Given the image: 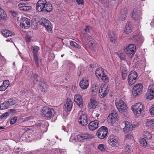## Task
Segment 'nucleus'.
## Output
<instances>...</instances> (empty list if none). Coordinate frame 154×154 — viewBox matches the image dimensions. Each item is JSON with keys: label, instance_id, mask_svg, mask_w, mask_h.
Instances as JSON below:
<instances>
[{"label": "nucleus", "instance_id": "nucleus-29", "mask_svg": "<svg viewBox=\"0 0 154 154\" xmlns=\"http://www.w3.org/2000/svg\"><path fill=\"white\" fill-rule=\"evenodd\" d=\"M7 15L4 10L0 7V20H6Z\"/></svg>", "mask_w": 154, "mask_h": 154}, {"label": "nucleus", "instance_id": "nucleus-52", "mask_svg": "<svg viewBox=\"0 0 154 154\" xmlns=\"http://www.w3.org/2000/svg\"><path fill=\"white\" fill-rule=\"evenodd\" d=\"M91 29V27L89 26H87L86 27L85 29V31L87 32H90V30Z\"/></svg>", "mask_w": 154, "mask_h": 154}, {"label": "nucleus", "instance_id": "nucleus-7", "mask_svg": "<svg viewBox=\"0 0 154 154\" xmlns=\"http://www.w3.org/2000/svg\"><path fill=\"white\" fill-rule=\"evenodd\" d=\"M135 46L132 44L129 45L124 49L125 53L130 58H131L135 53Z\"/></svg>", "mask_w": 154, "mask_h": 154}, {"label": "nucleus", "instance_id": "nucleus-51", "mask_svg": "<svg viewBox=\"0 0 154 154\" xmlns=\"http://www.w3.org/2000/svg\"><path fill=\"white\" fill-rule=\"evenodd\" d=\"M118 56L122 60H123L124 59V55L123 53H120L118 54Z\"/></svg>", "mask_w": 154, "mask_h": 154}, {"label": "nucleus", "instance_id": "nucleus-19", "mask_svg": "<svg viewBox=\"0 0 154 154\" xmlns=\"http://www.w3.org/2000/svg\"><path fill=\"white\" fill-rule=\"evenodd\" d=\"M79 123L83 126H85L88 123V118L85 114L81 115L79 120Z\"/></svg>", "mask_w": 154, "mask_h": 154}, {"label": "nucleus", "instance_id": "nucleus-18", "mask_svg": "<svg viewBox=\"0 0 154 154\" xmlns=\"http://www.w3.org/2000/svg\"><path fill=\"white\" fill-rule=\"evenodd\" d=\"M141 14V12L140 9H134L132 13V17L134 20H139Z\"/></svg>", "mask_w": 154, "mask_h": 154}, {"label": "nucleus", "instance_id": "nucleus-5", "mask_svg": "<svg viewBox=\"0 0 154 154\" xmlns=\"http://www.w3.org/2000/svg\"><path fill=\"white\" fill-rule=\"evenodd\" d=\"M137 72L134 71H131L128 77V82L130 85L135 83L138 76Z\"/></svg>", "mask_w": 154, "mask_h": 154}, {"label": "nucleus", "instance_id": "nucleus-56", "mask_svg": "<svg viewBox=\"0 0 154 154\" xmlns=\"http://www.w3.org/2000/svg\"><path fill=\"white\" fill-rule=\"evenodd\" d=\"M139 125V123L138 122H136L135 124H133L131 125L132 128H134L136 127H138Z\"/></svg>", "mask_w": 154, "mask_h": 154}, {"label": "nucleus", "instance_id": "nucleus-50", "mask_svg": "<svg viewBox=\"0 0 154 154\" xmlns=\"http://www.w3.org/2000/svg\"><path fill=\"white\" fill-rule=\"evenodd\" d=\"M76 1L78 5H83L84 4V0H76Z\"/></svg>", "mask_w": 154, "mask_h": 154}, {"label": "nucleus", "instance_id": "nucleus-6", "mask_svg": "<svg viewBox=\"0 0 154 154\" xmlns=\"http://www.w3.org/2000/svg\"><path fill=\"white\" fill-rule=\"evenodd\" d=\"M107 128L105 126H103L98 130L97 135L99 138L103 139L107 136Z\"/></svg>", "mask_w": 154, "mask_h": 154}, {"label": "nucleus", "instance_id": "nucleus-35", "mask_svg": "<svg viewBox=\"0 0 154 154\" xmlns=\"http://www.w3.org/2000/svg\"><path fill=\"white\" fill-rule=\"evenodd\" d=\"M154 125V121L153 120H148L146 123V126L149 128H151Z\"/></svg>", "mask_w": 154, "mask_h": 154}, {"label": "nucleus", "instance_id": "nucleus-23", "mask_svg": "<svg viewBox=\"0 0 154 154\" xmlns=\"http://www.w3.org/2000/svg\"><path fill=\"white\" fill-rule=\"evenodd\" d=\"M117 117V114L116 111L115 110H113L108 116L107 119L109 122H112V120L116 119Z\"/></svg>", "mask_w": 154, "mask_h": 154}, {"label": "nucleus", "instance_id": "nucleus-62", "mask_svg": "<svg viewBox=\"0 0 154 154\" xmlns=\"http://www.w3.org/2000/svg\"><path fill=\"white\" fill-rule=\"evenodd\" d=\"M76 152L77 153L79 154L80 153V152L79 151L77 150L76 151Z\"/></svg>", "mask_w": 154, "mask_h": 154}, {"label": "nucleus", "instance_id": "nucleus-1", "mask_svg": "<svg viewBox=\"0 0 154 154\" xmlns=\"http://www.w3.org/2000/svg\"><path fill=\"white\" fill-rule=\"evenodd\" d=\"M131 108L134 114L137 116H139L142 112H143L144 109V106L140 103L132 106Z\"/></svg>", "mask_w": 154, "mask_h": 154}, {"label": "nucleus", "instance_id": "nucleus-44", "mask_svg": "<svg viewBox=\"0 0 154 154\" xmlns=\"http://www.w3.org/2000/svg\"><path fill=\"white\" fill-rule=\"evenodd\" d=\"M17 118L16 116L12 117L10 120V123L11 124H14L17 121Z\"/></svg>", "mask_w": 154, "mask_h": 154}, {"label": "nucleus", "instance_id": "nucleus-10", "mask_svg": "<svg viewBox=\"0 0 154 154\" xmlns=\"http://www.w3.org/2000/svg\"><path fill=\"white\" fill-rule=\"evenodd\" d=\"M117 108L121 113H123L127 109V107L125 102L122 100H120L116 104Z\"/></svg>", "mask_w": 154, "mask_h": 154}, {"label": "nucleus", "instance_id": "nucleus-64", "mask_svg": "<svg viewBox=\"0 0 154 154\" xmlns=\"http://www.w3.org/2000/svg\"><path fill=\"white\" fill-rule=\"evenodd\" d=\"M100 115V114H97L96 115V116L97 117H98Z\"/></svg>", "mask_w": 154, "mask_h": 154}, {"label": "nucleus", "instance_id": "nucleus-61", "mask_svg": "<svg viewBox=\"0 0 154 154\" xmlns=\"http://www.w3.org/2000/svg\"><path fill=\"white\" fill-rule=\"evenodd\" d=\"M57 154H61V150H60V149H58L57 150Z\"/></svg>", "mask_w": 154, "mask_h": 154}, {"label": "nucleus", "instance_id": "nucleus-27", "mask_svg": "<svg viewBox=\"0 0 154 154\" xmlns=\"http://www.w3.org/2000/svg\"><path fill=\"white\" fill-rule=\"evenodd\" d=\"M38 85L41 91L44 92L47 91L48 86L45 82L41 81L39 82Z\"/></svg>", "mask_w": 154, "mask_h": 154}, {"label": "nucleus", "instance_id": "nucleus-63", "mask_svg": "<svg viewBox=\"0 0 154 154\" xmlns=\"http://www.w3.org/2000/svg\"><path fill=\"white\" fill-rule=\"evenodd\" d=\"M151 129L154 132V125L151 128Z\"/></svg>", "mask_w": 154, "mask_h": 154}, {"label": "nucleus", "instance_id": "nucleus-46", "mask_svg": "<svg viewBox=\"0 0 154 154\" xmlns=\"http://www.w3.org/2000/svg\"><path fill=\"white\" fill-rule=\"evenodd\" d=\"M9 112H6L0 116V119H2L3 118H5L9 115Z\"/></svg>", "mask_w": 154, "mask_h": 154}, {"label": "nucleus", "instance_id": "nucleus-47", "mask_svg": "<svg viewBox=\"0 0 154 154\" xmlns=\"http://www.w3.org/2000/svg\"><path fill=\"white\" fill-rule=\"evenodd\" d=\"M104 145L103 144H99L98 146V148L101 151H104L105 150V148Z\"/></svg>", "mask_w": 154, "mask_h": 154}, {"label": "nucleus", "instance_id": "nucleus-2", "mask_svg": "<svg viewBox=\"0 0 154 154\" xmlns=\"http://www.w3.org/2000/svg\"><path fill=\"white\" fill-rule=\"evenodd\" d=\"M54 113V110L47 106H44L42 109L41 114L44 117L50 118L53 116Z\"/></svg>", "mask_w": 154, "mask_h": 154}, {"label": "nucleus", "instance_id": "nucleus-33", "mask_svg": "<svg viewBox=\"0 0 154 154\" xmlns=\"http://www.w3.org/2000/svg\"><path fill=\"white\" fill-rule=\"evenodd\" d=\"M33 57L34 60L35 61V63L36 64V66L37 67H38L39 66V61L40 63H41L42 62V60L41 59L39 58L38 57L37 54H35L34 55Z\"/></svg>", "mask_w": 154, "mask_h": 154}, {"label": "nucleus", "instance_id": "nucleus-9", "mask_svg": "<svg viewBox=\"0 0 154 154\" xmlns=\"http://www.w3.org/2000/svg\"><path fill=\"white\" fill-rule=\"evenodd\" d=\"M154 97V85H150L148 88L147 92L145 96L147 99L152 100Z\"/></svg>", "mask_w": 154, "mask_h": 154}, {"label": "nucleus", "instance_id": "nucleus-58", "mask_svg": "<svg viewBox=\"0 0 154 154\" xmlns=\"http://www.w3.org/2000/svg\"><path fill=\"white\" fill-rule=\"evenodd\" d=\"M150 112L152 115L154 116V106L150 109Z\"/></svg>", "mask_w": 154, "mask_h": 154}, {"label": "nucleus", "instance_id": "nucleus-43", "mask_svg": "<svg viewBox=\"0 0 154 154\" xmlns=\"http://www.w3.org/2000/svg\"><path fill=\"white\" fill-rule=\"evenodd\" d=\"M33 48V55L35 54H37V52L39 50V47L36 46H35L34 47H32Z\"/></svg>", "mask_w": 154, "mask_h": 154}, {"label": "nucleus", "instance_id": "nucleus-53", "mask_svg": "<svg viewBox=\"0 0 154 154\" xmlns=\"http://www.w3.org/2000/svg\"><path fill=\"white\" fill-rule=\"evenodd\" d=\"M127 16V13L126 11H125L124 13H122L121 14V17H122V19L123 20Z\"/></svg>", "mask_w": 154, "mask_h": 154}, {"label": "nucleus", "instance_id": "nucleus-41", "mask_svg": "<svg viewBox=\"0 0 154 154\" xmlns=\"http://www.w3.org/2000/svg\"><path fill=\"white\" fill-rule=\"evenodd\" d=\"M98 86L97 84H94L92 85V87L91 89V91H98Z\"/></svg>", "mask_w": 154, "mask_h": 154}, {"label": "nucleus", "instance_id": "nucleus-24", "mask_svg": "<svg viewBox=\"0 0 154 154\" xmlns=\"http://www.w3.org/2000/svg\"><path fill=\"white\" fill-rule=\"evenodd\" d=\"M80 86L83 89H85L87 88L89 86L88 81L86 80L85 79H83L81 80L79 84Z\"/></svg>", "mask_w": 154, "mask_h": 154}, {"label": "nucleus", "instance_id": "nucleus-28", "mask_svg": "<svg viewBox=\"0 0 154 154\" xmlns=\"http://www.w3.org/2000/svg\"><path fill=\"white\" fill-rule=\"evenodd\" d=\"M9 84L8 80H5L3 83V85L0 86V91H5L7 88Z\"/></svg>", "mask_w": 154, "mask_h": 154}, {"label": "nucleus", "instance_id": "nucleus-36", "mask_svg": "<svg viewBox=\"0 0 154 154\" xmlns=\"http://www.w3.org/2000/svg\"><path fill=\"white\" fill-rule=\"evenodd\" d=\"M139 143L141 146L145 147L147 146V143L146 140L143 138H140L139 140Z\"/></svg>", "mask_w": 154, "mask_h": 154}, {"label": "nucleus", "instance_id": "nucleus-3", "mask_svg": "<svg viewBox=\"0 0 154 154\" xmlns=\"http://www.w3.org/2000/svg\"><path fill=\"white\" fill-rule=\"evenodd\" d=\"M40 24L44 26L49 33H51L52 31V25L50 21L47 19L42 18L41 20Z\"/></svg>", "mask_w": 154, "mask_h": 154}, {"label": "nucleus", "instance_id": "nucleus-16", "mask_svg": "<svg viewBox=\"0 0 154 154\" xmlns=\"http://www.w3.org/2000/svg\"><path fill=\"white\" fill-rule=\"evenodd\" d=\"M18 7L20 10L25 11L30 10L32 9V7L28 4L26 3H20L18 5Z\"/></svg>", "mask_w": 154, "mask_h": 154}, {"label": "nucleus", "instance_id": "nucleus-37", "mask_svg": "<svg viewBox=\"0 0 154 154\" xmlns=\"http://www.w3.org/2000/svg\"><path fill=\"white\" fill-rule=\"evenodd\" d=\"M143 136L145 138L147 139H149L151 138L152 135L149 132L144 131L143 133Z\"/></svg>", "mask_w": 154, "mask_h": 154}, {"label": "nucleus", "instance_id": "nucleus-14", "mask_svg": "<svg viewBox=\"0 0 154 154\" xmlns=\"http://www.w3.org/2000/svg\"><path fill=\"white\" fill-rule=\"evenodd\" d=\"M92 135L87 133L80 134L77 136V139L78 141L83 142L85 140L92 138Z\"/></svg>", "mask_w": 154, "mask_h": 154}, {"label": "nucleus", "instance_id": "nucleus-26", "mask_svg": "<svg viewBox=\"0 0 154 154\" xmlns=\"http://www.w3.org/2000/svg\"><path fill=\"white\" fill-rule=\"evenodd\" d=\"M125 127L123 129V131L125 132H127L128 131H131L133 130L132 124L131 123L127 121L125 122Z\"/></svg>", "mask_w": 154, "mask_h": 154}, {"label": "nucleus", "instance_id": "nucleus-38", "mask_svg": "<svg viewBox=\"0 0 154 154\" xmlns=\"http://www.w3.org/2000/svg\"><path fill=\"white\" fill-rule=\"evenodd\" d=\"M70 44L72 46L76 48L80 49L81 48V46L80 45L73 41L70 42Z\"/></svg>", "mask_w": 154, "mask_h": 154}, {"label": "nucleus", "instance_id": "nucleus-30", "mask_svg": "<svg viewBox=\"0 0 154 154\" xmlns=\"http://www.w3.org/2000/svg\"><path fill=\"white\" fill-rule=\"evenodd\" d=\"M104 74L103 69L101 67L97 69L95 72V74L97 77H101Z\"/></svg>", "mask_w": 154, "mask_h": 154}, {"label": "nucleus", "instance_id": "nucleus-21", "mask_svg": "<svg viewBox=\"0 0 154 154\" xmlns=\"http://www.w3.org/2000/svg\"><path fill=\"white\" fill-rule=\"evenodd\" d=\"M83 40L85 43L88 45L91 44V46L92 45H93L94 40L91 36L87 35L86 37H84V38H83Z\"/></svg>", "mask_w": 154, "mask_h": 154}, {"label": "nucleus", "instance_id": "nucleus-60", "mask_svg": "<svg viewBox=\"0 0 154 154\" xmlns=\"http://www.w3.org/2000/svg\"><path fill=\"white\" fill-rule=\"evenodd\" d=\"M92 94H93L95 96L97 94V91H92Z\"/></svg>", "mask_w": 154, "mask_h": 154}, {"label": "nucleus", "instance_id": "nucleus-55", "mask_svg": "<svg viewBox=\"0 0 154 154\" xmlns=\"http://www.w3.org/2000/svg\"><path fill=\"white\" fill-rule=\"evenodd\" d=\"M100 1L101 3L103 5H105L106 4H108V0H99Z\"/></svg>", "mask_w": 154, "mask_h": 154}, {"label": "nucleus", "instance_id": "nucleus-13", "mask_svg": "<svg viewBox=\"0 0 154 154\" xmlns=\"http://www.w3.org/2000/svg\"><path fill=\"white\" fill-rule=\"evenodd\" d=\"M30 20L29 18L24 17L21 20L20 25L22 28L27 29L30 27Z\"/></svg>", "mask_w": 154, "mask_h": 154}, {"label": "nucleus", "instance_id": "nucleus-45", "mask_svg": "<svg viewBox=\"0 0 154 154\" xmlns=\"http://www.w3.org/2000/svg\"><path fill=\"white\" fill-rule=\"evenodd\" d=\"M110 35V40L111 42H115L116 40V37L115 35L113 34V35Z\"/></svg>", "mask_w": 154, "mask_h": 154}, {"label": "nucleus", "instance_id": "nucleus-4", "mask_svg": "<svg viewBox=\"0 0 154 154\" xmlns=\"http://www.w3.org/2000/svg\"><path fill=\"white\" fill-rule=\"evenodd\" d=\"M119 138L117 136L112 135L108 138V142L109 145L113 147H118L119 146Z\"/></svg>", "mask_w": 154, "mask_h": 154}, {"label": "nucleus", "instance_id": "nucleus-25", "mask_svg": "<svg viewBox=\"0 0 154 154\" xmlns=\"http://www.w3.org/2000/svg\"><path fill=\"white\" fill-rule=\"evenodd\" d=\"M3 35L5 37H12L15 35L14 32L8 29H5L2 32Z\"/></svg>", "mask_w": 154, "mask_h": 154}, {"label": "nucleus", "instance_id": "nucleus-54", "mask_svg": "<svg viewBox=\"0 0 154 154\" xmlns=\"http://www.w3.org/2000/svg\"><path fill=\"white\" fill-rule=\"evenodd\" d=\"M89 45H90V46H91V48H92V49L94 51H96V50H97V46L95 45V44H94L93 43V45L91 46V44H89Z\"/></svg>", "mask_w": 154, "mask_h": 154}, {"label": "nucleus", "instance_id": "nucleus-17", "mask_svg": "<svg viewBox=\"0 0 154 154\" xmlns=\"http://www.w3.org/2000/svg\"><path fill=\"white\" fill-rule=\"evenodd\" d=\"M99 122L97 120H95L90 122L88 124V128L91 131L96 130L98 127Z\"/></svg>", "mask_w": 154, "mask_h": 154}, {"label": "nucleus", "instance_id": "nucleus-8", "mask_svg": "<svg viewBox=\"0 0 154 154\" xmlns=\"http://www.w3.org/2000/svg\"><path fill=\"white\" fill-rule=\"evenodd\" d=\"M109 90L108 86L106 85H101L99 90L100 97L101 98L105 97L108 93Z\"/></svg>", "mask_w": 154, "mask_h": 154}, {"label": "nucleus", "instance_id": "nucleus-31", "mask_svg": "<svg viewBox=\"0 0 154 154\" xmlns=\"http://www.w3.org/2000/svg\"><path fill=\"white\" fill-rule=\"evenodd\" d=\"M44 10L43 11V12H49L51 11L52 9V6L51 4L49 3H47L45 5Z\"/></svg>", "mask_w": 154, "mask_h": 154}, {"label": "nucleus", "instance_id": "nucleus-12", "mask_svg": "<svg viewBox=\"0 0 154 154\" xmlns=\"http://www.w3.org/2000/svg\"><path fill=\"white\" fill-rule=\"evenodd\" d=\"M46 3V0H39L36 4V9L37 11L39 12H43Z\"/></svg>", "mask_w": 154, "mask_h": 154}, {"label": "nucleus", "instance_id": "nucleus-48", "mask_svg": "<svg viewBox=\"0 0 154 154\" xmlns=\"http://www.w3.org/2000/svg\"><path fill=\"white\" fill-rule=\"evenodd\" d=\"M32 37L28 34H27L25 37V39L27 42H29L30 41Z\"/></svg>", "mask_w": 154, "mask_h": 154}, {"label": "nucleus", "instance_id": "nucleus-42", "mask_svg": "<svg viewBox=\"0 0 154 154\" xmlns=\"http://www.w3.org/2000/svg\"><path fill=\"white\" fill-rule=\"evenodd\" d=\"M101 80L105 82H107L108 81V77L105 75V74H103L101 76Z\"/></svg>", "mask_w": 154, "mask_h": 154}, {"label": "nucleus", "instance_id": "nucleus-15", "mask_svg": "<svg viewBox=\"0 0 154 154\" xmlns=\"http://www.w3.org/2000/svg\"><path fill=\"white\" fill-rule=\"evenodd\" d=\"M72 106V102L70 99H68L64 104L63 109L66 112L71 111Z\"/></svg>", "mask_w": 154, "mask_h": 154}, {"label": "nucleus", "instance_id": "nucleus-34", "mask_svg": "<svg viewBox=\"0 0 154 154\" xmlns=\"http://www.w3.org/2000/svg\"><path fill=\"white\" fill-rule=\"evenodd\" d=\"M131 24H128L126 25L124 32L126 33H131L132 30L131 28Z\"/></svg>", "mask_w": 154, "mask_h": 154}, {"label": "nucleus", "instance_id": "nucleus-11", "mask_svg": "<svg viewBox=\"0 0 154 154\" xmlns=\"http://www.w3.org/2000/svg\"><path fill=\"white\" fill-rule=\"evenodd\" d=\"M143 89V86L140 84H136L132 90V94L134 96L140 95Z\"/></svg>", "mask_w": 154, "mask_h": 154}, {"label": "nucleus", "instance_id": "nucleus-49", "mask_svg": "<svg viewBox=\"0 0 154 154\" xmlns=\"http://www.w3.org/2000/svg\"><path fill=\"white\" fill-rule=\"evenodd\" d=\"M33 117L32 116H31L28 117H26L24 119H23V121H26L29 120H31V119H33Z\"/></svg>", "mask_w": 154, "mask_h": 154}, {"label": "nucleus", "instance_id": "nucleus-57", "mask_svg": "<svg viewBox=\"0 0 154 154\" xmlns=\"http://www.w3.org/2000/svg\"><path fill=\"white\" fill-rule=\"evenodd\" d=\"M127 76L126 73L122 72V78L123 80H124L126 78Z\"/></svg>", "mask_w": 154, "mask_h": 154}, {"label": "nucleus", "instance_id": "nucleus-59", "mask_svg": "<svg viewBox=\"0 0 154 154\" xmlns=\"http://www.w3.org/2000/svg\"><path fill=\"white\" fill-rule=\"evenodd\" d=\"M12 14L14 17H15L17 14V12L14 11H11Z\"/></svg>", "mask_w": 154, "mask_h": 154}, {"label": "nucleus", "instance_id": "nucleus-39", "mask_svg": "<svg viewBox=\"0 0 154 154\" xmlns=\"http://www.w3.org/2000/svg\"><path fill=\"white\" fill-rule=\"evenodd\" d=\"M131 146L129 145H126L125 147V151L126 153H129L131 151Z\"/></svg>", "mask_w": 154, "mask_h": 154}, {"label": "nucleus", "instance_id": "nucleus-32", "mask_svg": "<svg viewBox=\"0 0 154 154\" xmlns=\"http://www.w3.org/2000/svg\"><path fill=\"white\" fill-rule=\"evenodd\" d=\"M97 105V103L94 100L91 99L88 104L90 109H94Z\"/></svg>", "mask_w": 154, "mask_h": 154}, {"label": "nucleus", "instance_id": "nucleus-20", "mask_svg": "<svg viewBox=\"0 0 154 154\" xmlns=\"http://www.w3.org/2000/svg\"><path fill=\"white\" fill-rule=\"evenodd\" d=\"M74 100L77 104L81 107L83 104V100L81 96L79 94H76L74 97Z\"/></svg>", "mask_w": 154, "mask_h": 154}, {"label": "nucleus", "instance_id": "nucleus-22", "mask_svg": "<svg viewBox=\"0 0 154 154\" xmlns=\"http://www.w3.org/2000/svg\"><path fill=\"white\" fill-rule=\"evenodd\" d=\"M15 101L12 99H9L7 101L4 102L2 105H4V107L2 108V109H7L9 106H11L15 104Z\"/></svg>", "mask_w": 154, "mask_h": 154}, {"label": "nucleus", "instance_id": "nucleus-40", "mask_svg": "<svg viewBox=\"0 0 154 154\" xmlns=\"http://www.w3.org/2000/svg\"><path fill=\"white\" fill-rule=\"evenodd\" d=\"M31 78L32 80L37 82L38 80L39 76L37 74H33L31 76Z\"/></svg>", "mask_w": 154, "mask_h": 154}]
</instances>
